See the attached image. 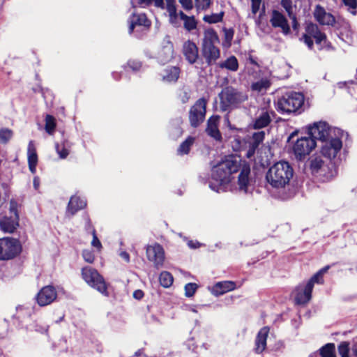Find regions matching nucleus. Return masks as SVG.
Here are the masks:
<instances>
[{"mask_svg": "<svg viewBox=\"0 0 357 357\" xmlns=\"http://www.w3.org/2000/svg\"><path fill=\"white\" fill-rule=\"evenodd\" d=\"M195 138L192 137H188L178 147V153L181 155L187 154L190 149V146L193 144Z\"/></svg>", "mask_w": 357, "mask_h": 357, "instance_id": "e433bc0d", "label": "nucleus"}, {"mask_svg": "<svg viewBox=\"0 0 357 357\" xmlns=\"http://www.w3.org/2000/svg\"><path fill=\"white\" fill-rule=\"evenodd\" d=\"M152 2V0H138V3L142 6L145 7L146 6H149Z\"/></svg>", "mask_w": 357, "mask_h": 357, "instance_id": "338daca9", "label": "nucleus"}, {"mask_svg": "<svg viewBox=\"0 0 357 357\" xmlns=\"http://www.w3.org/2000/svg\"><path fill=\"white\" fill-rule=\"evenodd\" d=\"M344 4L348 7V10L352 14L356 15L357 8V0H342Z\"/></svg>", "mask_w": 357, "mask_h": 357, "instance_id": "a18cd8bd", "label": "nucleus"}, {"mask_svg": "<svg viewBox=\"0 0 357 357\" xmlns=\"http://www.w3.org/2000/svg\"><path fill=\"white\" fill-rule=\"evenodd\" d=\"M218 42L219 38L215 30L213 29H208L204 31L202 46L213 45Z\"/></svg>", "mask_w": 357, "mask_h": 357, "instance_id": "c756f323", "label": "nucleus"}, {"mask_svg": "<svg viewBox=\"0 0 357 357\" xmlns=\"http://www.w3.org/2000/svg\"><path fill=\"white\" fill-rule=\"evenodd\" d=\"M349 343L342 342L338 347V351L341 357H349Z\"/></svg>", "mask_w": 357, "mask_h": 357, "instance_id": "09e8293b", "label": "nucleus"}, {"mask_svg": "<svg viewBox=\"0 0 357 357\" xmlns=\"http://www.w3.org/2000/svg\"><path fill=\"white\" fill-rule=\"evenodd\" d=\"M271 121L270 113L268 110L261 109L256 117L254 123L255 128H262L267 126Z\"/></svg>", "mask_w": 357, "mask_h": 357, "instance_id": "bb28decb", "label": "nucleus"}, {"mask_svg": "<svg viewBox=\"0 0 357 357\" xmlns=\"http://www.w3.org/2000/svg\"><path fill=\"white\" fill-rule=\"evenodd\" d=\"M159 280L160 284L164 287H169L173 283V276L167 271H163L160 274Z\"/></svg>", "mask_w": 357, "mask_h": 357, "instance_id": "f704fd0d", "label": "nucleus"}, {"mask_svg": "<svg viewBox=\"0 0 357 357\" xmlns=\"http://www.w3.org/2000/svg\"><path fill=\"white\" fill-rule=\"evenodd\" d=\"M182 52L189 63L193 64L197 61L198 47L194 42L189 40L185 41L183 45Z\"/></svg>", "mask_w": 357, "mask_h": 357, "instance_id": "6ab92c4d", "label": "nucleus"}, {"mask_svg": "<svg viewBox=\"0 0 357 357\" xmlns=\"http://www.w3.org/2000/svg\"><path fill=\"white\" fill-rule=\"evenodd\" d=\"M270 22L273 28L280 29L284 35H288L291 32V28L287 17L280 11L273 10L271 13Z\"/></svg>", "mask_w": 357, "mask_h": 357, "instance_id": "dca6fc26", "label": "nucleus"}, {"mask_svg": "<svg viewBox=\"0 0 357 357\" xmlns=\"http://www.w3.org/2000/svg\"><path fill=\"white\" fill-rule=\"evenodd\" d=\"M28 163H38V155L33 141H30L27 149Z\"/></svg>", "mask_w": 357, "mask_h": 357, "instance_id": "c9c22d12", "label": "nucleus"}, {"mask_svg": "<svg viewBox=\"0 0 357 357\" xmlns=\"http://www.w3.org/2000/svg\"><path fill=\"white\" fill-rule=\"evenodd\" d=\"M294 170L288 162L280 161L271 166L266 174V181L273 188H282L289 184Z\"/></svg>", "mask_w": 357, "mask_h": 357, "instance_id": "f03ea898", "label": "nucleus"}, {"mask_svg": "<svg viewBox=\"0 0 357 357\" xmlns=\"http://www.w3.org/2000/svg\"><path fill=\"white\" fill-rule=\"evenodd\" d=\"M264 137H265V132L264 131L255 132L252 134V137L250 138L248 144L250 146L257 149L259 145L264 141Z\"/></svg>", "mask_w": 357, "mask_h": 357, "instance_id": "2f4dec72", "label": "nucleus"}, {"mask_svg": "<svg viewBox=\"0 0 357 357\" xmlns=\"http://www.w3.org/2000/svg\"><path fill=\"white\" fill-rule=\"evenodd\" d=\"M56 128V121L55 119L53 116L50 114H47L45 116V131L49 135H52Z\"/></svg>", "mask_w": 357, "mask_h": 357, "instance_id": "4c0bfd02", "label": "nucleus"}, {"mask_svg": "<svg viewBox=\"0 0 357 357\" xmlns=\"http://www.w3.org/2000/svg\"><path fill=\"white\" fill-rule=\"evenodd\" d=\"M268 333L269 328L268 327H264L259 331L255 340V351L257 354H261L265 350Z\"/></svg>", "mask_w": 357, "mask_h": 357, "instance_id": "4be33fe9", "label": "nucleus"}, {"mask_svg": "<svg viewBox=\"0 0 357 357\" xmlns=\"http://www.w3.org/2000/svg\"><path fill=\"white\" fill-rule=\"evenodd\" d=\"M188 244V246L191 248H197L200 246V243L197 241L193 242L192 241H190Z\"/></svg>", "mask_w": 357, "mask_h": 357, "instance_id": "774afa93", "label": "nucleus"}, {"mask_svg": "<svg viewBox=\"0 0 357 357\" xmlns=\"http://www.w3.org/2000/svg\"><path fill=\"white\" fill-rule=\"evenodd\" d=\"M197 289V285L195 283H188L185 286V294L188 297H190L194 295Z\"/></svg>", "mask_w": 357, "mask_h": 357, "instance_id": "8fccbe9b", "label": "nucleus"}, {"mask_svg": "<svg viewBox=\"0 0 357 357\" xmlns=\"http://www.w3.org/2000/svg\"><path fill=\"white\" fill-rule=\"evenodd\" d=\"M307 129L310 138L314 140L319 139L321 142L331 138L333 131V129L325 121L314 122L309 125Z\"/></svg>", "mask_w": 357, "mask_h": 357, "instance_id": "9d476101", "label": "nucleus"}, {"mask_svg": "<svg viewBox=\"0 0 357 357\" xmlns=\"http://www.w3.org/2000/svg\"><path fill=\"white\" fill-rule=\"evenodd\" d=\"M223 15V12L206 15L204 16L203 20L209 24H215L221 22L222 20Z\"/></svg>", "mask_w": 357, "mask_h": 357, "instance_id": "58836bf2", "label": "nucleus"}, {"mask_svg": "<svg viewBox=\"0 0 357 357\" xmlns=\"http://www.w3.org/2000/svg\"><path fill=\"white\" fill-rule=\"evenodd\" d=\"M92 236H93V240L91 241L92 246H93L94 248H96L98 249L101 248L102 245H101L100 240L98 239V238L97 236L96 231H93Z\"/></svg>", "mask_w": 357, "mask_h": 357, "instance_id": "bf43d9fd", "label": "nucleus"}, {"mask_svg": "<svg viewBox=\"0 0 357 357\" xmlns=\"http://www.w3.org/2000/svg\"><path fill=\"white\" fill-rule=\"evenodd\" d=\"M57 297L56 289L52 285L43 287L36 295V301L40 306H45L52 303Z\"/></svg>", "mask_w": 357, "mask_h": 357, "instance_id": "2eb2a0df", "label": "nucleus"}, {"mask_svg": "<svg viewBox=\"0 0 357 357\" xmlns=\"http://www.w3.org/2000/svg\"><path fill=\"white\" fill-rule=\"evenodd\" d=\"M340 38L345 43L350 44L353 41V33L350 30H345L344 32H340Z\"/></svg>", "mask_w": 357, "mask_h": 357, "instance_id": "603ef678", "label": "nucleus"}, {"mask_svg": "<svg viewBox=\"0 0 357 357\" xmlns=\"http://www.w3.org/2000/svg\"><path fill=\"white\" fill-rule=\"evenodd\" d=\"M20 204L15 199H11L9 202V212L11 215H13V218L20 220L18 208L20 207Z\"/></svg>", "mask_w": 357, "mask_h": 357, "instance_id": "ea45409f", "label": "nucleus"}, {"mask_svg": "<svg viewBox=\"0 0 357 357\" xmlns=\"http://www.w3.org/2000/svg\"><path fill=\"white\" fill-rule=\"evenodd\" d=\"M240 170L238 176V186L239 190L247 192L250 186V165L242 162L240 158L229 156L220 162L212 168L211 178L209 181V187L217 192H224L226 185L231 181V175Z\"/></svg>", "mask_w": 357, "mask_h": 357, "instance_id": "f257e3e1", "label": "nucleus"}, {"mask_svg": "<svg viewBox=\"0 0 357 357\" xmlns=\"http://www.w3.org/2000/svg\"><path fill=\"white\" fill-rule=\"evenodd\" d=\"M312 289L311 285L307 282L299 284L293 292L296 303L298 305L307 303L311 299Z\"/></svg>", "mask_w": 357, "mask_h": 357, "instance_id": "4468645a", "label": "nucleus"}, {"mask_svg": "<svg viewBox=\"0 0 357 357\" xmlns=\"http://www.w3.org/2000/svg\"><path fill=\"white\" fill-rule=\"evenodd\" d=\"M307 283L308 284H310L311 287L313 288L315 283L317 284H323L324 283V279L323 276L321 275V273H319L318 272L315 273L307 282Z\"/></svg>", "mask_w": 357, "mask_h": 357, "instance_id": "49530a36", "label": "nucleus"}, {"mask_svg": "<svg viewBox=\"0 0 357 357\" xmlns=\"http://www.w3.org/2000/svg\"><path fill=\"white\" fill-rule=\"evenodd\" d=\"M180 74V69L178 67H169L162 74V80L167 83L176 82Z\"/></svg>", "mask_w": 357, "mask_h": 357, "instance_id": "cd10ccee", "label": "nucleus"}, {"mask_svg": "<svg viewBox=\"0 0 357 357\" xmlns=\"http://www.w3.org/2000/svg\"><path fill=\"white\" fill-rule=\"evenodd\" d=\"M261 3V0H251V9L252 13L256 15L259 10Z\"/></svg>", "mask_w": 357, "mask_h": 357, "instance_id": "4d7b16f0", "label": "nucleus"}, {"mask_svg": "<svg viewBox=\"0 0 357 357\" xmlns=\"http://www.w3.org/2000/svg\"><path fill=\"white\" fill-rule=\"evenodd\" d=\"M219 122V116H213L208 120L206 132L208 135L216 140H220L221 134L218 130V124Z\"/></svg>", "mask_w": 357, "mask_h": 357, "instance_id": "a878e982", "label": "nucleus"}, {"mask_svg": "<svg viewBox=\"0 0 357 357\" xmlns=\"http://www.w3.org/2000/svg\"><path fill=\"white\" fill-rule=\"evenodd\" d=\"M316 146V142L310 137H303L298 139L294 143L293 150L295 156L298 160H302Z\"/></svg>", "mask_w": 357, "mask_h": 357, "instance_id": "f8f14e48", "label": "nucleus"}, {"mask_svg": "<svg viewBox=\"0 0 357 357\" xmlns=\"http://www.w3.org/2000/svg\"><path fill=\"white\" fill-rule=\"evenodd\" d=\"M220 108L223 111L236 107L248 99V96L232 86H227L219 94Z\"/></svg>", "mask_w": 357, "mask_h": 357, "instance_id": "7ed1b4c3", "label": "nucleus"}, {"mask_svg": "<svg viewBox=\"0 0 357 357\" xmlns=\"http://www.w3.org/2000/svg\"><path fill=\"white\" fill-rule=\"evenodd\" d=\"M202 54L208 65L215 63L220 56V51L215 45L202 46Z\"/></svg>", "mask_w": 357, "mask_h": 357, "instance_id": "aec40b11", "label": "nucleus"}, {"mask_svg": "<svg viewBox=\"0 0 357 357\" xmlns=\"http://www.w3.org/2000/svg\"><path fill=\"white\" fill-rule=\"evenodd\" d=\"M256 149L257 148H255L249 144L248 150L247 151L246 153V157L248 158H252L254 155Z\"/></svg>", "mask_w": 357, "mask_h": 357, "instance_id": "0e129e2a", "label": "nucleus"}, {"mask_svg": "<svg viewBox=\"0 0 357 357\" xmlns=\"http://www.w3.org/2000/svg\"><path fill=\"white\" fill-rule=\"evenodd\" d=\"M13 137V131L9 128L0 129V143L6 144Z\"/></svg>", "mask_w": 357, "mask_h": 357, "instance_id": "a19ab883", "label": "nucleus"}, {"mask_svg": "<svg viewBox=\"0 0 357 357\" xmlns=\"http://www.w3.org/2000/svg\"><path fill=\"white\" fill-rule=\"evenodd\" d=\"M83 217L85 220L84 229H85L86 231L88 234H93V231H96V229H94V227L91 223V219H90L89 215L84 214Z\"/></svg>", "mask_w": 357, "mask_h": 357, "instance_id": "3c124183", "label": "nucleus"}, {"mask_svg": "<svg viewBox=\"0 0 357 357\" xmlns=\"http://www.w3.org/2000/svg\"><path fill=\"white\" fill-rule=\"evenodd\" d=\"M281 5L287 12V15L294 13L291 0H281Z\"/></svg>", "mask_w": 357, "mask_h": 357, "instance_id": "864d4df0", "label": "nucleus"}, {"mask_svg": "<svg viewBox=\"0 0 357 357\" xmlns=\"http://www.w3.org/2000/svg\"><path fill=\"white\" fill-rule=\"evenodd\" d=\"M22 251V245L18 239L11 237L0 238V260H10Z\"/></svg>", "mask_w": 357, "mask_h": 357, "instance_id": "423d86ee", "label": "nucleus"}, {"mask_svg": "<svg viewBox=\"0 0 357 357\" xmlns=\"http://www.w3.org/2000/svg\"><path fill=\"white\" fill-rule=\"evenodd\" d=\"M315 20L321 25L333 26L335 22V17L321 5H317L313 11Z\"/></svg>", "mask_w": 357, "mask_h": 357, "instance_id": "f3484780", "label": "nucleus"}, {"mask_svg": "<svg viewBox=\"0 0 357 357\" xmlns=\"http://www.w3.org/2000/svg\"><path fill=\"white\" fill-rule=\"evenodd\" d=\"M129 32L132 33L137 26L149 28L151 22L144 13H133L129 19Z\"/></svg>", "mask_w": 357, "mask_h": 357, "instance_id": "412c9836", "label": "nucleus"}, {"mask_svg": "<svg viewBox=\"0 0 357 357\" xmlns=\"http://www.w3.org/2000/svg\"><path fill=\"white\" fill-rule=\"evenodd\" d=\"M19 226V220L13 216H3L0 219V229L5 233H13Z\"/></svg>", "mask_w": 357, "mask_h": 357, "instance_id": "b1692460", "label": "nucleus"}, {"mask_svg": "<svg viewBox=\"0 0 357 357\" xmlns=\"http://www.w3.org/2000/svg\"><path fill=\"white\" fill-rule=\"evenodd\" d=\"M82 255L86 262L92 264L94 261L95 256L92 250L85 249L82 251Z\"/></svg>", "mask_w": 357, "mask_h": 357, "instance_id": "c03bdc74", "label": "nucleus"}, {"mask_svg": "<svg viewBox=\"0 0 357 357\" xmlns=\"http://www.w3.org/2000/svg\"><path fill=\"white\" fill-rule=\"evenodd\" d=\"M220 68H225L231 71H236L238 68V63L237 59L234 56H231L225 61L218 64Z\"/></svg>", "mask_w": 357, "mask_h": 357, "instance_id": "7c9ffc66", "label": "nucleus"}, {"mask_svg": "<svg viewBox=\"0 0 357 357\" xmlns=\"http://www.w3.org/2000/svg\"><path fill=\"white\" fill-rule=\"evenodd\" d=\"M335 350V344L328 343L322 347L318 353L312 354L310 357H336Z\"/></svg>", "mask_w": 357, "mask_h": 357, "instance_id": "c85d7f7f", "label": "nucleus"}, {"mask_svg": "<svg viewBox=\"0 0 357 357\" xmlns=\"http://www.w3.org/2000/svg\"><path fill=\"white\" fill-rule=\"evenodd\" d=\"M225 43L227 46H230L231 42L234 36V31L232 29H224Z\"/></svg>", "mask_w": 357, "mask_h": 357, "instance_id": "6e6d98bb", "label": "nucleus"}, {"mask_svg": "<svg viewBox=\"0 0 357 357\" xmlns=\"http://www.w3.org/2000/svg\"><path fill=\"white\" fill-rule=\"evenodd\" d=\"M178 1L185 10H190L193 8L192 0H178Z\"/></svg>", "mask_w": 357, "mask_h": 357, "instance_id": "13d9d810", "label": "nucleus"}, {"mask_svg": "<svg viewBox=\"0 0 357 357\" xmlns=\"http://www.w3.org/2000/svg\"><path fill=\"white\" fill-rule=\"evenodd\" d=\"M312 38L315 40L317 45H320L322 43H325L326 41V36L325 33L321 32L316 24L310 22L306 25L305 33L301 40H303L310 49H312L314 45Z\"/></svg>", "mask_w": 357, "mask_h": 357, "instance_id": "1a4fd4ad", "label": "nucleus"}, {"mask_svg": "<svg viewBox=\"0 0 357 357\" xmlns=\"http://www.w3.org/2000/svg\"><path fill=\"white\" fill-rule=\"evenodd\" d=\"M287 15L291 20L293 29L294 30H298L299 24H298V21H297V18H296V15L294 13H292L289 14Z\"/></svg>", "mask_w": 357, "mask_h": 357, "instance_id": "680f3d73", "label": "nucleus"}, {"mask_svg": "<svg viewBox=\"0 0 357 357\" xmlns=\"http://www.w3.org/2000/svg\"><path fill=\"white\" fill-rule=\"evenodd\" d=\"M330 165L325 164L320 156L312 157L310 160L312 174L322 177L324 180H328L335 175V170L332 169L333 166L332 164Z\"/></svg>", "mask_w": 357, "mask_h": 357, "instance_id": "0eeeda50", "label": "nucleus"}, {"mask_svg": "<svg viewBox=\"0 0 357 357\" xmlns=\"http://www.w3.org/2000/svg\"><path fill=\"white\" fill-rule=\"evenodd\" d=\"M304 102L302 93L289 92L285 93L278 100V110L282 114H291L298 110Z\"/></svg>", "mask_w": 357, "mask_h": 357, "instance_id": "20e7f679", "label": "nucleus"}, {"mask_svg": "<svg viewBox=\"0 0 357 357\" xmlns=\"http://www.w3.org/2000/svg\"><path fill=\"white\" fill-rule=\"evenodd\" d=\"M146 252L147 259L153 263L156 268H159L163 266L165 255V250L162 245L157 243L147 245Z\"/></svg>", "mask_w": 357, "mask_h": 357, "instance_id": "ddd939ff", "label": "nucleus"}, {"mask_svg": "<svg viewBox=\"0 0 357 357\" xmlns=\"http://www.w3.org/2000/svg\"><path fill=\"white\" fill-rule=\"evenodd\" d=\"M206 100L202 98L198 99L190 107L189 121L192 127L197 128L204 122L206 116Z\"/></svg>", "mask_w": 357, "mask_h": 357, "instance_id": "6e6552de", "label": "nucleus"}, {"mask_svg": "<svg viewBox=\"0 0 357 357\" xmlns=\"http://www.w3.org/2000/svg\"><path fill=\"white\" fill-rule=\"evenodd\" d=\"M167 10L169 15H174L176 13V7L174 0H167Z\"/></svg>", "mask_w": 357, "mask_h": 357, "instance_id": "5fc2aeb1", "label": "nucleus"}, {"mask_svg": "<svg viewBox=\"0 0 357 357\" xmlns=\"http://www.w3.org/2000/svg\"><path fill=\"white\" fill-rule=\"evenodd\" d=\"M173 45L170 40L169 36H167L162 42L161 48L158 53V58L161 62L166 63L173 58Z\"/></svg>", "mask_w": 357, "mask_h": 357, "instance_id": "a211bd4d", "label": "nucleus"}, {"mask_svg": "<svg viewBox=\"0 0 357 357\" xmlns=\"http://www.w3.org/2000/svg\"><path fill=\"white\" fill-rule=\"evenodd\" d=\"M144 296V293L142 290H136L133 293V297L136 299H141Z\"/></svg>", "mask_w": 357, "mask_h": 357, "instance_id": "69168bd1", "label": "nucleus"}, {"mask_svg": "<svg viewBox=\"0 0 357 357\" xmlns=\"http://www.w3.org/2000/svg\"><path fill=\"white\" fill-rule=\"evenodd\" d=\"M128 66L132 70H137L142 67V64L138 61L130 60L128 62Z\"/></svg>", "mask_w": 357, "mask_h": 357, "instance_id": "052dcab7", "label": "nucleus"}, {"mask_svg": "<svg viewBox=\"0 0 357 357\" xmlns=\"http://www.w3.org/2000/svg\"><path fill=\"white\" fill-rule=\"evenodd\" d=\"M70 144H68V141H63L62 144V148L60 149V145L58 143L55 144V149L56 153L59 154V158L65 159L69 155V148Z\"/></svg>", "mask_w": 357, "mask_h": 357, "instance_id": "473e14b6", "label": "nucleus"}, {"mask_svg": "<svg viewBox=\"0 0 357 357\" xmlns=\"http://www.w3.org/2000/svg\"><path fill=\"white\" fill-rule=\"evenodd\" d=\"M119 255L126 262V263H129L130 262V255L129 254L126 252V251H123V250H121L119 251Z\"/></svg>", "mask_w": 357, "mask_h": 357, "instance_id": "e2e57ef3", "label": "nucleus"}, {"mask_svg": "<svg viewBox=\"0 0 357 357\" xmlns=\"http://www.w3.org/2000/svg\"><path fill=\"white\" fill-rule=\"evenodd\" d=\"M236 289V284L232 281L217 282L211 289L213 295L219 296Z\"/></svg>", "mask_w": 357, "mask_h": 357, "instance_id": "393cba45", "label": "nucleus"}, {"mask_svg": "<svg viewBox=\"0 0 357 357\" xmlns=\"http://www.w3.org/2000/svg\"><path fill=\"white\" fill-rule=\"evenodd\" d=\"M82 275L84 281L91 287L97 289L105 296H108L105 280L94 268L86 266L82 269Z\"/></svg>", "mask_w": 357, "mask_h": 357, "instance_id": "39448f33", "label": "nucleus"}, {"mask_svg": "<svg viewBox=\"0 0 357 357\" xmlns=\"http://www.w3.org/2000/svg\"><path fill=\"white\" fill-rule=\"evenodd\" d=\"M25 328L27 331H34L38 332L42 334L46 333L47 331V327L40 326V325L38 324L37 323H33L30 325H26Z\"/></svg>", "mask_w": 357, "mask_h": 357, "instance_id": "37998d69", "label": "nucleus"}, {"mask_svg": "<svg viewBox=\"0 0 357 357\" xmlns=\"http://www.w3.org/2000/svg\"><path fill=\"white\" fill-rule=\"evenodd\" d=\"M195 7L197 10H204L209 8L211 5V0H195Z\"/></svg>", "mask_w": 357, "mask_h": 357, "instance_id": "de8ad7c7", "label": "nucleus"}, {"mask_svg": "<svg viewBox=\"0 0 357 357\" xmlns=\"http://www.w3.org/2000/svg\"><path fill=\"white\" fill-rule=\"evenodd\" d=\"M270 82L267 79H261L252 83L251 88L253 91L262 92L270 86Z\"/></svg>", "mask_w": 357, "mask_h": 357, "instance_id": "72a5a7b5", "label": "nucleus"}, {"mask_svg": "<svg viewBox=\"0 0 357 357\" xmlns=\"http://www.w3.org/2000/svg\"><path fill=\"white\" fill-rule=\"evenodd\" d=\"M183 22V26L188 31L194 30L197 28V22L194 16H188V18Z\"/></svg>", "mask_w": 357, "mask_h": 357, "instance_id": "79ce46f5", "label": "nucleus"}, {"mask_svg": "<svg viewBox=\"0 0 357 357\" xmlns=\"http://www.w3.org/2000/svg\"><path fill=\"white\" fill-rule=\"evenodd\" d=\"M321 143V153L323 156L330 160L337 157L342 147V142L337 137H331Z\"/></svg>", "mask_w": 357, "mask_h": 357, "instance_id": "9b49d317", "label": "nucleus"}, {"mask_svg": "<svg viewBox=\"0 0 357 357\" xmlns=\"http://www.w3.org/2000/svg\"><path fill=\"white\" fill-rule=\"evenodd\" d=\"M86 206V200L84 197L77 195L72 196L67 206V211L71 215H75L79 210Z\"/></svg>", "mask_w": 357, "mask_h": 357, "instance_id": "5701e85b", "label": "nucleus"}]
</instances>
